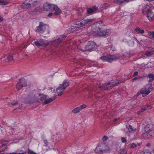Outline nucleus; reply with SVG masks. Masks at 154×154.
I'll return each instance as SVG.
<instances>
[{
	"mask_svg": "<svg viewBox=\"0 0 154 154\" xmlns=\"http://www.w3.org/2000/svg\"><path fill=\"white\" fill-rule=\"evenodd\" d=\"M115 85V84H111L110 83H105L102 86L99 87L102 90H109L112 89Z\"/></svg>",
	"mask_w": 154,
	"mask_h": 154,
	"instance_id": "obj_11",
	"label": "nucleus"
},
{
	"mask_svg": "<svg viewBox=\"0 0 154 154\" xmlns=\"http://www.w3.org/2000/svg\"><path fill=\"white\" fill-rule=\"evenodd\" d=\"M138 74V72H137V71L135 72L133 74V76H136Z\"/></svg>",
	"mask_w": 154,
	"mask_h": 154,
	"instance_id": "obj_43",
	"label": "nucleus"
},
{
	"mask_svg": "<svg viewBox=\"0 0 154 154\" xmlns=\"http://www.w3.org/2000/svg\"><path fill=\"white\" fill-rule=\"evenodd\" d=\"M66 36L65 35H62L61 36H60L58 39L55 40L53 42V44H54V43H58L60 42L65 39Z\"/></svg>",
	"mask_w": 154,
	"mask_h": 154,
	"instance_id": "obj_17",
	"label": "nucleus"
},
{
	"mask_svg": "<svg viewBox=\"0 0 154 154\" xmlns=\"http://www.w3.org/2000/svg\"><path fill=\"white\" fill-rule=\"evenodd\" d=\"M1 143L2 146H6L8 144V142L7 141L4 140L2 141Z\"/></svg>",
	"mask_w": 154,
	"mask_h": 154,
	"instance_id": "obj_33",
	"label": "nucleus"
},
{
	"mask_svg": "<svg viewBox=\"0 0 154 154\" xmlns=\"http://www.w3.org/2000/svg\"><path fill=\"white\" fill-rule=\"evenodd\" d=\"M133 0H125L123 1H121L120 0H115L114 1V2L118 4L121 5L123 3H128Z\"/></svg>",
	"mask_w": 154,
	"mask_h": 154,
	"instance_id": "obj_20",
	"label": "nucleus"
},
{
	"mask_svg": "<svg viewBox=\"0 0 154 154\" xmlns=\"http://www.w3.org/2000/svg\"><path fill=\"white\" fill-rule=\"evenodd\" d=\"M152 89L153 87L151 85H147L145 88L141 89L140 91L137 93V94L138 95L142 94L143 97H145L148 95Z\"/></svg>",
	"mask_w": 154,
	"mask_h": 154,
	"instance_id": "obj_6",
	"label": "nucleus"
},
{
	"mask_svg": "<svg viewBox=\"0 0 154 154\" xmlns=\"http://www.w3.org/2000/svg\"><path fill=\"white\" fill-rule=\"evenodd\" d=\"M100 23H103L102 21H100V22H97V24L98 23L100 24Z\"/></svg>",
	"mask_w": 154,
	"mask_h": 154,
	"instance_id": "obj_51",
	"label": "nucleus"
},
{
	"mask_svg": "<svg viewBox=\"0 0 154 154\" xmlns=\"http://www.w3.org/2000/svg\"><path fill=\"white\" fill-rule=\"evenodd\" d=\"M144 132L143 134V137L148 139L154 137V125L152 124L148 125L144 128Z\"/></svg>",
	"mask_w": 154,
	"mask_h": 154,
	"instance_id": "obj_2",
	"label": "nucleus"
},
{
	"mask_svg": "<svg viewBox=\"0 0 154 154\" xmlns=\"http://www.w3.org/2000/svg\"><path fill=\"white\" fill-rule=\"evenodd\" d=\"M148 76L149 78V82H152L154 80V75L153 74H149Z\"/></svg>",
	"mask_w": 154,
	"mask_h": 154,
	"instance_id": "obj_24",
	"label": "nucleus"
},
{
	"mask_svg": "<svg viewBox=\"0 0 154 154\" xmlns=\"http://www.w3.org/2000/svg\"><path fill=\"white\" fill-rule=\"evenodd\" d=\"M0 130H1V131H2L4 130V128L0 126Z\"/></svg>",
	"mask_w": 154,
	"mask_h": 154,
	"instance_id": "obj_49",
	"label": "nucleus"
},
{
	"mask_svg": "<svg viewBox=\"0 0 154 154\" xmlns=\"http://www.w3.org/2000/svg\"><path fill=\"white\" fill-rule=\"evenodd\" d=\"M129 147L131 148H134L137 147V145L134 143H132L129 144Z\"/></svg>",
	"mask_w": 154,
	"mask_h": 154,
	"instance_id": "obj_32",
	"label": "nucleus"
},
{
	"mask_svg": "<svg viewBox=\"0 0 154 154\" xmlns=\"http://www.w3.org/2000/svg\"><path fill=\"white\" fill-rule=\"evenodd\" d=\"M147 17L150 21H152L154 19V13L151 10L149 11L147 14Z\"/></svg>",
	"mask_w": 154,
	"mask_h": 154,
	"instance_id": "obj_18",
	"label": "nucleus"
},
{
	"mask_svg": "<svg viewBox=\"0 0 154 154\" xmlns=\"http://www.w3.org/2000/svg\"><path fill=\"white\" fill-rule=\"evenodd\" d=\"M47 96L43 94H37L32 97L33 100L35 102H39L45 100Z\"/></svg>",
	"mask_w": 154,
	"mask_h": 154,
	"instance_id": "obj_7",
	"label": "nucleus"
},
{
	"mask_svg": "<svg viewBox=\"0 0 154 154\" xmlns=\"http://www.w3.org/2000/svg\"><path fill=\"white\" fill-rule=\"evenodd\" d=\"M151 10L150 7L148 5H145L143 7L142 9L143 13L144 14H147Z\"/></svg>",
	"mask_w": 154,
	"mask_h": 154,
	"instance_id": "obj_16",
	"label": "nucleus"
},
{
	"mask_svg": "<svg viewBox=\"0 0 154 154\" xmlns=\"http://www.w3.org/2000/svg\"><path fill=\"white\" fill-rule=\"evenodd\" d=\"M112 50L113 51H114V49H113V48H112Z\"/></svg>",
	"mask_w": 154,
	"mask_h": 154,
	"instance_id": "obj_56",
	"label": "nucleus"
},
{
	"mask_svg": "<svg viewBox=\"0 0 154 154\" xmlns=\"http://www.w3.org/2000/svg\"><path fill=\"white\" fill-rule=\"evenodd\" d=\"M79 107L80 108H81V110L82 109L85 108L86 107V105L84 104Z\"/></svg>",
	"mask_w": 154,
	"mask_h": 154,
	"instance_id": "obj_39",
	"label": "nucleus"
},
{
	"mask_svg": "<svg viewBox=\"0 0 154 154\" xmlns=\"http://www.w3.org/2000/svg\"><path fill=\"white\" fill-rule=\"evenodd\" d=\"M20 151L21 152L20 153H16L15 152H13L12 153H11L9 154H24L26 153V152H25V151L23 152V151L21 150H20Z\"/></svg>",
	"mask_w": 154,
	"mask_h": 154,
	"instance_id": "obj_35",
	"label": "nucleus"
},
{
	"mask_svg": "<svg viewBox=\"0 0 154 154\" xmlns=\"http://www.w3.org/2000/svg\"><path fill=\"white\" fill-rule=\"evenodd\" d=\"M56 98V96H54L52 98H50L48 99L45 100L44 102L45 104H48L52 101L53 100H54Z\"/></svg>",
	"mask_w": 154,
	"mask_h": 154,
	"instance_id": "obj_22",
	"label": "nucleus"
},
{
	"mask_svg": "<svg viewBox=\"0 0 154 154\" xmlns=\"http://www.w3.org/2000/svg\"><path fill=\"white\" fill-rule=\"evenodd\" d=\"M26 81L24 79H20L19 81L17 83L16 87L17 90L18 91L23 87L27 86Z\"/></svg>",
	"mask_w": 154,
	"mask_h": 154,
	"instance_id": "obj_10",
	"label": "nucleus"
},
{
	"mask_svg": "<svg viewBox=\"0 0 154 154\" xmlns=\"http://www.w3.org/2000/svg\"><path fill=\"white\" fill-rule=\"evenodd\" d=\"M136 129L132 127V126L130 125H128V130L129 132H134L136 131Z\"/></svg>",
	"mask_w": 154,
	"mask_h": 154,
	"instance_id": "obj_25",
	"label": "nucleus"
},
{
	"mask_svg": "<svg viewBox=\"0 0 154 154\" xmlns=\"http://www.w3.org/2000/svg\"><path fill=\"white\" fill-rule=\"evenodd\" d=\"M107 138L108 137L107 136H104L102 138V140L103 141H106L107 139Z\"/></svg>",
	"mask_w": 154,
	"mask_h": 154,
	"instance_id": "obj_41",
	"label": "nucleus"
},
{
	"mask_svg": "<svg viewBox=\"0 0 154 154\" xmlns=\"http://www.w3.org/2000/svg\"><path fill=\"white\" fill-rule=\"evenodd\" d=\"M52 11H55L54 14L55 15H59L62 13L61 10L56 5L53 4V5H52Z\"/></svg>",
	"mask_w": 154,
	"mask_h": 154,
	"instance_id": "obj_13",
	"label": "nucleus"
},
{
	"mask_svg": "<svg viewBox=\"0 0 154 154\" xmlns=\"http://www.w3.org/2000/svg\"><path fill=\"white\" fill-rule=\"evenodd\" d=\"M53 13H49L48 14V17H50L53 15Z\"/></svg>",
	"mask_w": 154,
	"mask_h": 154,
	"instance_id": "obj_46",
	"label": "nucleus"
},
{
	"mask_svg": "<svg viewBox=\"0 0 154 154\" xmlns=\"http://www.w3.org/2000/svg\"><path fill=\"white\" fill-rule=\"evenodd\" d=\"M27 153L28 154H36V153L34 152L33 151L29 149H28Z\"/></svg>",
	"mask_w": 154,
	"mask_h": 154,
	"instance_id": "obj_36",
	"label": "nucleus"
},
{
	"mask_svg": "<svg viewBox=\"0 0 154 154\" xmlns=\"http://www.w3.org/2000/svg\"><path fill=\"white\" fill-rule=\"evenodd\" d=\"M3 20V19L2 17H0V22L2 21Z\"/></svg>",
	"mask_w": 154,
	"mask_h": 154,
	"instance_id": "obj_48",
	"label": "nucleus"
},
{
	"mask_svg": "<svg viewBox=\"0 0 154 154\" xmlns=\"http://www.w3.org/2000/svg\"><path fill=\"white\" fill-rule=\"evenodd\" d=\"M149 34L150 35L152 36V38H154V32H149Z\"/></svg>",
	"mask_w": 154,
	"mask_h": 154,
	"instance_id": "obj_42",
	"label": "nucleus"
},
{
	"mask_svg": "<svg viewBox=\"0 0 154 154\" xmlns=\"http://www.w3.org/2000/svg\"><path fill=\"white\" fill-rule=\"evenodd\" d=\"M119 119H118L115 118L114 119V122L116 121H117Z\"/></svg>",
	"mask_w": 154,
	"mask_h": 154,
	"instance_id": "obj_50",
	"label": "nucleus"
},
{
	"mask_svg": "<svg viewBox=\"0 0 154 154\" xmlns=\"http://www.w3.org/2000/svg\"><path fill=\"white\" fill-rule=\"evenodd\" d=\"M47 30V33L49 34L50 31L49 30V27L47 25L44 24L42 22L39 23V25L36 27V32H37L42 33L45 32L46 30Z\"/></svg>",
	"mask_w": 154,
	"mask_h": 154,
	"instance_id": "obj_5",
	"label": "nucleus"
},
{
	"mask_svg": "<svg viewBox=\"0 0 154 154\" xmlns=\"http://www.w3.org/2000/svg\"><path fill=\"white\" fill-rule=\"evenodd\" d=\"M87 12L88 14H92L94 12V10L93 8H88L87 10Z\"/></svg>",
	"mask_w": 154,
	"mask_h": 154,
	"instance_id": "obj_30",
	"label": "nucleus"
},
{
	"mask_svg": "<svg viewBox=\"0 0 154 154\" xmlns=\"http://www.w3.org/2000/svg\"><path fill=\"white\" fill-rule=\"evenodd\" d=\"M53 5V4L46 3L43 5V8L45 11H52V5Z\"/></svg>",
	"mask_w": 154,
	"mask_h": 154,
	"instance_id": "obj_15",
	"label": "nucleus"
},
{
	"mask_svg": "<svg viewBox=\"0 0 154 154\" xmlns=\"http://www.w3.org/2000/svg\"><path fill=\"white\" fill-rule=\"evenodd\" d=\"M135 31L139 33H140L141 34H143L144 33V31L143 30H141L139 28L137 27L135 29Z\"/></svg>",
	"mask_w": 154,
	"mask_h": 154,
	"instance_id": "obj_28",
	"label": "nucleus"
},
{
	"mask_svg": "<svg viewBox=\"0 0 154 154\" xmlns=\"http://www.w3.org/2000/svg\"><path fill=\"white\" fill-rule=\"evenodd\" d=\"M93 20V19H86L82 18L75 20L74 21V23L79 27H82L85 26L87 24H90Z\"/></svg>",
	"mask_w": 154,
	"mask_h": 154,
	"instance_id": "obj_3",
	"label": "nucleus"
},
{
	"mask_svg": "<svg viewBox=\"0 0 154 154\" xmlns=\"http://www.w3.org/2000/svg\"><path fill=\"white\" fill-rule=\"evenodd\" d=\"M112 47H111V49H112Z\"/></svg>",
	"mask_w": 154,
	"mask_h": 154,
	"instance_id": "obj_55",
	"label": "nucleus"
},
{
	"mask_svg": "<svg viewBox=\"0 0 154 154\" xmlns=\"http://www.w3.org/2000/svg\"><path fill=\"white\" fill-rule=\"evenodd\" d=\"M152 54V52L151 51H146V52L145 54L146 56L150 57L151 56V55Z\"/></svg>",
	"mask_w": 154,
	"mask_h": 154,
	"instance_id": "obj_34",
	"label": "nucleus"
},
{
	"mask_svg": "<svg viewBox=\"0 0 154 154\" xmlns=\"http://www.w3.org/2000/svg\"><path fill=\"white\" fill-rule=\"evenodd\" d=\"M31 4L30 3H27L26 4L23 3L22 5V6L26 8H29L31 6Z\"/></svg>",
	"mask_w": 154,
	"mask_h": 154,
	"instance_id": "obj_31",
	"label": "nucleus"
},
{
	"mask_svg": "<svg viewBox=\"0 0 154 154\" xmlns=\"http://www.w3.org/2000/svg\"><path fill=\"white\" fill-rule=\"evenodd\" d=\"M64 90L60 85L59 87L56 90L58 95L59 96H61L63 93V90Z\"/></svg>",
	"mask_w": 154,
	"mask_h": 154,
	"instance_id": "obj_19",
	"label": "nucleus"
},
{
	"mask_svg": "<svg viewBox=\"0 0 154 154\" xmlns=\"http://www.w3.org/2000/svg\"><path fill=\"white\" fill-rule=\"evenodd\" d=\"M93 35L96 36H106L109 35L111 33L110 31L108 29H100L99 26H93L92 27Z\"/></svg>",
	"mask_w": 154,
	"mask_h": 154,
	"instance_id": "obj_1",
	"label": "nucleus"
},
{
	"mask_svg": "<svg viewBox=\"0 0 154 154\" xmlns=\"http://www.w3.org/2000/svg\"><path fill=\"white\" fill-rule=\"evenodd\" d=\"M152 107V106L150 105L145 106L141 108V112H143L147 110L151 109Z\"/></svg>",
	"mask_w": 154,
	"mask_h": 154,
	"instance_id": "obj_21",
	"label": "nucleus"
},
{
	"mask_svg": "<svg viewBox=\"0 0 154 154\" xmlns=\"http://www.w3.org/2000/svg\"><path fill=\"white\" fill-rule=\"evenodd\" d=\"M8 61V62H11L14 61L13 56L12 55H8L7 59L2 57L0 59V62L2 63H4Z\"/></svg>",
	"mask_w": 154,
	"mask_h": 154,
	"instance_id": "obj_12",
	"label": "nucleus"
},
{
	"mask_svg": "<svg viewBox=\"0 0 154 154\" xmlns=\"http://www.w3.org/2000/svg\"><path fill=\"white\" fill-rule=\"evenodd\" d=\"M96 153L100 154H103L104 153H109L111 151V149L109 147L106 145H103L101 148L99 146H97L95 149Z\"/></svg>",
	"mask_w": 154,
	"mask_h": 154,
	"instance_id": "obj_4",
	"label": "nucleus"
},
{
	"mask_svg": "<svg viewBox=\"0 0 154 154\" xmlns=\"http://www.w3.org/2000/svg\"><path fill=\"white\" fill-rule=\"evenodd\" d=\"M34 44L35 45L38 47L40 46L46 47L49 45V42L43 39H40L39 41L35 42Z\"/></svg>",
	"mask_w": 154,
	"mask_h": 154,
	"instance_id": "obj_9",
	"label": "nucleus"
},
{
	"mask_svg": "<svg viewBox=\"0 0 154 154\" xmlns=\"http://www.w3.org/2000/svg\"><path fill=\"white\" fill-rule=\"evenodd\" d=\"M127 151L125 149H120L119 151V154H126Z\"/></svg>",
	"mask_w": 154,
	"mask_h": 154,
	"instance_id": "obj_26",
	"label": "nucleus"
},
{
	"mask_svg": "<svg viewBox=\"0 0 154 154\" xmlns=\"http://www.w3.org/2000/svg\"><path fill=\"white\" fill-rule=\"evenodd\" d=\"M25 55H26V56L27 54H25Z\"/></svg>",
	"mask_w": 154,
	"mask_h": 154,
	"instance_id": "obj_57",
	"label": "nucleus"
},
{
	"mask_svg": "<svg viewBox=\"0 0 154 154\" xmlns=\"http://www.w3.org/2000/svg\"><path fill=\"white\" fill-rule=\"evenodd\" d=\"M121 140L122 143H125L127 141L126 139L123 137H122Z\"/></svg>",
	"mask_w": 154,
	"mask_h": 154,
	"instance_id": "obj_40",
	"label": "nucleus"
},
{
	"mask_svg": "<svg viewBox=\"0 0 154 154\" xmlns=\"http://www.w3.org/2000/svg\"><path fill=\"white\" fill-rule=\"evenodd\" d=\"M141 145V143H138L137 144V146L138 145L139 146H140Z\"/></svg>",
	"mask_w": 154,
	"mask_h": 154,
	"instance_id": "obj_54",
	"label": "nucleus"
},
{
	"mask_svg": "<svg viewBox=\"0 0 154 154\" xmlns=\"http://www.w3.org/2000/svg\"><path fill=\"white\" fill-rule=\"evenodd\" d=\"M94 43L93 42H89L85 46L86 51H90L94 48Z\"/></svg>",
	"mask_w": 154,
	"mask_h": 154,
	"instance_id": "obj_14",
	"label": "nucleus"
},
{
	"mask_svg": "<svg viewBox=\"0 0 154 154\" xmlns=\"http://www.w3.org/2000/svg\"><path fill=\"white\" fill-rule=\"evenodd\" d=\"M93 9H94V11H95L98 9V8L96 6H94V8Z\"/></svg>",
	"mask_w": 154,
	"mask_h": 154,
	"instance_id": "obj_44",
	"label": "nucleus"
},
{
	"mask_svg": "<svg viewBox=\"0 0 154 154\" xmlns=\"http://www.w3.org/2000/svg\"><path fill=\"white\" fill-rule=\"evenodd\" d=\"M79 106L75 108L72 110V112L74 113H77L81 110Z\"/></svg>",
	"mask_w": 154,
	"mask_h": 154,
	"instance_id": "obj_27",
	"label": "nucleus"
},
{
	"mask_svg": "<svg viewBox=\"0 0 154 154\" xmlns=\"http://www.w3.org/2000/svg\"><path fill=\"white\" fill-rule=\"evenodd\" d=\"M7 4V3L4 1L0 0V5H6Z\"/></svg>",
	"mask_w": 154,
	"mask_h": 154,
	"instance_id": "obj_37",
	"label": "nucleus"
},
{
	"mask_svg": "<svg viewBox=\"0 0 154 154\" xmlns=\"http://www.w3.org/2000/svg\"><path fill=\"white\" fill-rule=\"evenodd\" d=\"M140 113V111H138L137 112V113L138 114H139Z\"/></svg>",
	"mask_w": 154,
	"mask_h": 154,
	"instance_id": "obj_53",
	"label": "nucleus"
},
{
	"mask_svg": "<svg viewBox=\"0 0 154 154\" xmlns=\"http://www.w3.org/2000/svg\"><path fill=\"white\" fill-rule=\"evenodd\" d=\"M138 79V78H137V77H135L134 78V79H132V80L133 82H134V80H136L137 79Z\"/></svg>",
	"mask_w": 154,
	"mask_h": 154,
	"instance_id": "obj_47",
	"label": "nucleus"
},
{
	"mask_svg": "<svg viewBox=\"0 0 154 154\" xmlns=\"http://www.w3.org/2000/svg\"><path fill=\"white\" fill-rule=\"evenodd\" d=\"M17 103V101H14L13 102H12V103H9V106H10V104H11L13 106H14V105H15Z\"/></svg>",
	"mask_w": 154,
	"mask_h": 154,
	"instance_id": "obj_38",
	"label": "nucleus"
},
{
	"mask_svg": "<svg viewBox=\"0 0 154 154\" xmlns=\"http://www.w3.org/2000/svg\"><path fill=\"white\" fill-rule=\"evenodd\" d=\"M141 153L142 154H151V153L148 149H145L142 151Z\"/></svg>",
	"mask_w": 154,
	"mask_h": 154,
	"instance_id": "obj_29",
	"label": "nucleus"
},
{
	"mask_svg": "<svg viewBox=\"0 0 154 154\" xmlns=\"http://www.w3.org/2000/svg\"><path fill=\"white\" fill-rule=\"evenodd\" d=\"M44 143L46 144V146H47L48 145V142L46 140H44Z\"/></svg>",
	"mask_w": 154,
	"mask_h": 154,
	"instance_id": "obj_45",
	"label": "nucleus"
},
{
	"mask_svg": "<svg viewBox=\"0 0 154 154\" xmlns=\"http://www.w3.org/2000/svg\"><path fill=\"white\" fill-rule=\"evenodd\" d=\"M146 146H147L148 147H149L150 146V144L149 143H148L146 144Z\"/></svg>",
	"mask_w": 154,
	"mask_h": 154,
	"instance_id": "obj_52",
	"label": "nucleus"
},
{
	"mask_svg": "<svg viewBox=\"0 0 154 154\" xmlns=\"http://www.w3.org/2000/svg\"><path fill=\"white\" fill-rule=\"evenodd\" d=\"M100 59L104 61H107L111 63L113 61L117 60L118 58L114 55H107L102 56Z\"/></svg>",
	"mask_w": 154,
	"mask_h": 154,
	"instance_id": "obj_8",
	"label": "nucleus"
},
{
	"mask_svg": "<svg viewBox=\"0 0 154 154\" xmlns=\"http://www.w3.org/2000/svg\"><path fill=\"white\" fill-rule=\"evenodd\" d=\"M69 82L64 81L63 84L60 85L63 88V89L65 90L66 87L69 86Z\"/></svg>",
	"mask_w": 154,
	"mask_h": 154,
	"instance_id": "obj_23",
	"label": "nucleus"
}]
</instances>
